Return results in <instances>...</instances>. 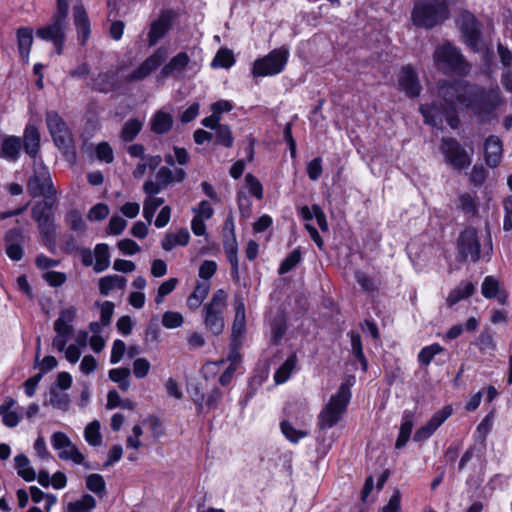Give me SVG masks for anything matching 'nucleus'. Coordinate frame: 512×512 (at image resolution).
<instances>
[{"mask_svg": "<svg viewBox=\"0 0 512 512\" xmlns=\"http://www.w3.org/2000/svg\"><path fill=\"white\" fill-rule=\"evenodd\" d=\"M184 323L183 315L176 311H166L162 316V324L167 329H174Z\"/></svg>", "mask_w": 512, "mask_h": 512, "instance_id": "864d4df0", "label": "nucleus"}, {"mask_svg": "<svg viewBox=\"0 0 512 512\" xmlns=\"http://www.w3.org/2000/svg\"><path fill=\"white\" fill-rule=\"evenodd\" d=\"M49 404L58 410L66 411L70 405V397L64 391L58 390V387H50Z\"/></svg>", "mask_w": 512, "mask_h": 512, "instance_id": "e433bc0d", "label": "nucleus"}, {"mask_svg": "<svg viewBox=\"0 0 512 512\" xmlns=\"http://www.w3.org/2000/svg\"><path fill=\"white\" fill-rule=\"evenodd\" d=\"M475 291V286L471 282H461L456 288L450 291L447 297V304L453 306L462 299L470 297Z\"/></svg>", "mask_w": 512, "mask_h": 512, "instance_id": "7c9ffc66", "label": "nucleus"}, {"mask_svg": "<svg viewBox=\"0 0 512 512\" xmlns=\"http://www.w3.org/2000/svg\"><path fill=\"white\" fill-rule=\"evenodd\" d=\"M76 316L77 310L74 306L62 310L59 317L54 322V331L73 333L72 323L76 319Z\"/></svg>", "mask_w": 512, "mask_h": 512, "instance_id": "a878e982", "label": "nucleus"}, {"mask_svg": "<svg viewBox=\"0 0 512 512\" xmlns=\"http://www.w3.org/2000/svg\"><path fill=\"white\" fill-rule=\"evenodd\" d=\"M281 431L292 443H297L300 439L308 436L307 431L295 429L288 421H283L281 423Z\"/></svg>", "mask_w": 512, "mask_h": 512, "instance_id": "3c124183", "label": "nucleus"}, {"mask_svg": "<svg viewBox=\"0 0 512 512\" xmlns=\"http://www.w3.org/2000/svg\"><path fill=\"white\" fill-rule=\"evenodd\" d=\"M173 122V117L170 113L164 110H158L150 120L151 130L155 134H165L172 129Z\"/></svg>", "mask_w": 512, "mask_h": 512, "instance_id": "4be33fe9", "label": "nucleus"}, {"mask_svg": "<svg viewBox=\"0 0 512 512\" xmlns=\"http://www.w3.org/2000/svg\"><path fill=\"white\" fill-rule=\"evenodd\" d=\"M37 224H38L39 233L42 236V238L44 239V241L45 242L54 241L55 230H56L54 215L49 218L37 221Z\"/></svg>", "mask_w": 512, "mask_h": 512, "instance_id": "37998d69", "label": "nucleus"}, {"mask_svg": "<svg viewBox=\"0 0 512 512\" xmlns=\"http://www.w3.org/2000/svg\"><path fill=\"white\" fill-rule=\"evenodd\" d=\"M443 351V347L435 343L421 349L418 360L421 364L428 365L437 354Z\"/></svg>", "mask_w": 512, "mask_h": 512, "instance_id": "603ef678", "label": "nucleus"}, {"mask_svg": "<svg viewBox=\"0 0 512 512\" xmlns=\"http://www.w3.org/2000/svg\"><path fill=\"white\" fill-rule=\"evenodd\" d=\"M500 291L499 282L493 276H486L482 285L481 293L486 299L495 298Z\"/></svg>", "mask_w": 512, "mask_h": 512, "instance_id": "09e8293b", "label": "nucleus"}, {"mask_svg": "<svg viewBox=\"0 0 512 512\" xmlns=\"http://www.w3.org/2000/svg\"><path fill=\"white\" fill-rule=\"evenodd\" d=\"M66 224L75 232L81 233L86 229L85 221L81 213L76 210H70L65 216Z\"/></svg>", "mask_w": 512, "mask_h": 512, "instance_id": "a18cd8bd", "label": "nucleus"}, {"mask_svg": "<svg viewBox=\"0 0 512 512\" xmlns=\"http://www.w3.org/2000/svg\"><path fill=\"white\" fill-rule=\"evenodd\" d=\"M127 226V221L119 215H114L110 218L107 231L112 235L121 234Z\"/></svg>", "mask_w": 512, "mask_h": 512, "instance_id": "680f3d73", "label": "nucleus"}, {"mask_svg": "<svg viewBox=\"0 0 512 512\" xmlns=\"http://www.w3.org/2000/svg\"><path fill=\"white\" fill-rule=\"evenodd\" d=\"M245 185L251 195H253L258 200H261L263 198V187L260 181L253 176L252 174L248 173L245 176Z\"/></svg>", "mask_w": 512, "mask_h": 512, "instance_id": "4d7b16f0", "label": "nucleus"}, {"mask_svg": "<svg viewBox=\"0 0 512 512\" xmlns=\"http://www.w3.org/2000/svg\"><path fill=\"white\" fill-rule=\"evenodd\" d=\"M109 214V208L106 204L98 203L94 205L88 213V218L91 221H101Z\"/></svg>", "mask_w": 512, "mask_h": 512, "instance_id": "774afa93", "label": "nucleus"}, {"mask_svg": "<svg viewBox=\"0 0 512 512\" xmlns=\"http://www.w3.org/2000/svg\"><path fill=\"white\" fill-rule=\"evenodd\" d=\"M5 251L12 261H20L23 257V232L21 228H13L5 235Z\"/></svg>", "mask_w": 512, "mask_h": 512, "instance_id": "a211bd4d", "label": "nucleus"}, {"mask_svg": "<svg viewBox=\"0 0 512 512\" xmlns=\"http://www.w3.org/2000/svg\"><path fill=\"white\" fill-rule=\"evenodd\" d=\"M448 16L449 9L444 0H416L411 12L413 24L425 29L443 23Z\"/></svg>", "mask_w": 512, "mask_h": 512, "instance_id": "7ed1b4c3", "label": "nucleus"}, {"mask_svg": "<svg viewBox=\"0 0 512 512\" xmlns=\"http://www.w3.org/2000/svg\"><path fill=\"white\" fill-rule=\"evenodd\" d=\"M441 150L447 162L457 170H462L470 166L471 156L454 138H443Z\"/></svg>", "mask_w": 512, "mask_h": 512, "instance_id": "9b49d317", "label": "nucleus"}, {"mask_svg": "<svg viewBox=\"0 0 512 512\" xmlns=\"http://www.w3.org/2000/svg\"><path fill=\"white\" fill-rule=\"evenodd\" d=\"M398 87L407 97L415 98L421 93L422 87L416 70L411 65L403 66L398 75Z\"/></svg>", "mask_w": 512, "mask_h": 512, "instance_id": "4468645a", "label": "nucleus"}, {"mask_svg": "<svg viewBox=\"0 0 512 512\" xmlns=\"http://www.w3.org/2000/svg\"><path fill=\"white\" fill-rule=\"evenodd\" d=\"M21 147L22 143L19 137L8 136L2 141L0 156L15 162L19 158Z\"/></svg>", "mask_w": 512, "mask_h": 512, "instance_id": "5701e85b", "label": "nucleus"}, {"mask_svg": "<svg viewBox=\"0 0 512 512\" xmlns=\"http://www.w3.org/2000/svg\"><path fill=\"white\" fill-rule=\"evenodd\" d=\"M15 466L18 472V475L22 477L25 481L31 482L35 480L36 473L35 470L30 467V461L28 457L24 454L16 455L14 458Z\"/></svg>", "mask_w": 512, "mask_h": 512, "instance_id": "f704fd0d", "label": "nucleus"}, {"mask_svg": "<svg viewBox=\"0 0 512 512\" xmlns=\"http://www.w3.org/2000/svg\"><path fill=\"white\" fill-rule=\"evenodd\" d=\"M23 148L36 161L40 150V133L34 125H27L23 135Z\"/></svg>", "mask_w": 512, "mask_h": 512, "instance_id": "412c9836", "label": "nucleus"}, {"mask_svg": "<svg viewBox=\"0 0 512 512\" xmlns=\"http://www.w3.org/2000/svg\"><path fill=\"white\" fill-rule=\"evenodd\" d=\"M17 41L20 56L25 62H27L33 43V30L26 27L19 28L17 31Z\"/></svg>", "mask_w": 512, "mask_h": 512, "instance_id": "cd10ccee", "label": "nucleus"}, {"mask_svg": "<svg viewBox=\"0 0 512 512\" xmlns=\"http://www.w3.org/2000/svg\"><path fill=\"white\" fill-rule=\"evenodd\" d=\"M96 507V500L90 494H84L76 501L69 502L66 507L67 512H93Z\"/></svg>", "mask_w": 512, "mask_h": 512, "instance_id": "72a5a7b5", "label": "nucleus"}, {"mask_svg": "<svg viewBox=\"0 0 512 512\" xmlns=\"http://www.w3.org/2000/svg\"><path fill=\"white\" fill-rule=\"evenodd\" d=\"M297 356L296 354H291L285 362L276 370L274 374V381L276 384L285 383L291 376L297 365Z\"/></svg>", "mask_w": 512, "mask_h": 512, "instance_id": "473e14b6", "label": "nucleus"}, {"mask_svg": "<svg viewBox=\"0 0 512 512\" xmlns=\"http://www.w3.org/2000/svg\"><path fill=\"white\" fill-rule=\"evenodd\" d=\"M460 29L464 43L474 52H480V30L477 19L469 13L462 15Z\"/></svg>", "mask_w": 512, "mask_h": 512, "instance_id": "ddd939ff", "label": "nucleus"}, {"mask_svg": "<svg viewBox=\"0 0 512 512\" xmlns=\"http://www.w3.org/2000/svg\"><path fill=\"white\" fill-rule=\"evenodd\" d=\"M143 127V123L138 119H129L125 122L122 131L121 138L125 142H131L139 134Z\"/></svg>", "mask_w": 512, "mask_h": 512, "instance_id": "79ce46f5", "label": "nucleus"}, {"mask_svg": "<svg viewBox=\"0 0 512 512\" xmlns=\"http://www.w3.org/2000/svg\"><path fill=\"white\" fill-rule=\"evenodd\" d=\"M433 59L437 69L443 73L466 77L472 71V64L464 57L460 48L450 42L436 47Z\"/></svg>", "mask_w": 512, "mask_h": 512, "instance_id": "f03ea898", "label": "nucleus"}, {"mask_svg": "<svg viewBox=\"0 0 512 512\" xmlns=\"http://www.w3.org/2000/svg\"><path fill=\"white\" fill-rule=\"evenodd\" d=\"M96 155L100 161L111 163L114 160L113 149L107 142H101L96 147Z\"/></svg>", "mask_w": 512, "mask_h": 512, "instance_id": "338daca9", "label": "nucleus"}, {"mask_svg": "<svg viewBox=\"0 0 512 512\" xmlns=\"http://www.w3.org/2000/svg\"><path fill=\"white\" fill-rule=\"evenodd\" d=\"M164 203L161 197H147L143 204V217L151 223L156 210Z\"/></svg>", "mask_w": 512, "mask_h": 512, "instance_id": "de8ad7c7", "label": "nucleus"}, {"mask_svg": "<svg viewBox=\"0 0 512 512\" xmlns=\"http://www.w3.org/2000/svg\"><path fill=\"white\" fill-rule=\"evenodd\" d=\"M413 428V420L410 414H405L400 426L398 438L395 447L397 449L403 448L408 442Z\"/></svg>", "mask_w": 512, "mask_h": 512, "instance_id": "4c0bfd02", "label": "nucleus"}, {"mask_svg": "<svg viewBox=\"0 0 512 512\" xmlns=\"http://www.w3.org/2000/svg\"><path fill=\"white\" fill-rule=\"evenodd\" d=\"M130 374L129 368H114L109 371V378L117 383L122 391H127L130 388Z\"/></svg>", "mask_w": 512, "mask_h": 512, "instance_id": "ea45409f", "label": "nucleus"}, {"mask_svg": "<svg viewBox=\"0 0 512 512\" xmlns=\"http://www.w3.org/2000/svg\"><path fill=\"white\" fill-rule=\"evenodd\" d=\"M452 414L451 406H445L437 411L427 424L436 431Z\"/></svg>", "mask_w": 512, "mask_h": 512, "instance_id": "6e6d98bb", "label": "nucleus"}, {"mask_svg": "<svg viewBox=\"0 0 512 512\" xmlns=\"http://www.w3.org/2000/svg\"><path fill=\"white\" fill-rule=\"evenodd\" d=\"M151 365L146 358H136L133 362V373L136 378H144L148 375Z\"/></svg>", "mask_w": 512, "mask_h": 512, "instance_id": "69168bd1", "label": "nucleus"}, {"mask_svg": "<svg viewBox=\"0 0 512 512\" xmlns=\"http://www.w3.org/2000/svg\"><path fill=\"white\" fill-rule=\"evenodd\" d=\"M226 307L227 294L223 289L215 291L211 300L203 307L204 326L214 335H220L224 331Z\"/></svg>", "mask_w": 512, "mask_h": 512, "instance_id": "0eeeda50", "label": "nucleus"}, {"mask_svg": "<svg viewBox=\"0 0 512 512\" xmlns=\"http://www.w3.org/2000/svg\"><path fill=\"white\" fill-rule=\"evenodd\" d=\"M68 14L69 9L56 8L49 22L36 30V37L43 41L51 42L58 55L63 53L69 30Z\"/></svg>", "mask_w": 512, "mask_h": 512, "instance_id": "20e7f679", "label": "nucleus"}, {"mask_svg": "<svg viewBox=\"0 0 512 512\" xmlns=\"http://www.w3.org/2000/svg\"><path fill=\"white\" fill-rule=\"evenodd\" d=\"M503 145L500 138L496 135H490L484 141V160L487 166L497 167L502 159Z\"/></svg>", "mask_w": 512, "mask_h": 512, "instance_id": "6ab92c4d", "label": "nucleus"}, {"mask_svg": "<svg viewBox=\"0 0 512 512\" xmlns=\"http://www.w3.org/2000/svg\"><path fill=\"white\" fill-rule=\"evenodd\" d=\"M94 258L93 269L96 273H101L108 269L110 266L109 246L105 243L97 244L94 249Z\"/></svg>", "mask_w": 512, "mask_h": 512, "instance_id": "c756f323", "label": "nucleus"}, {"mask_svg": "<svg viewBox=\"0 0 512 512\" xmlns=\"http://www.w3.org/2000/svg\"><path fill=\"white\" fill-rule=\"evenodd\" d=\"M56 203L55 198H44L42 201H38L32 207L31 215L35 222L42 219L49 218L54 215L53 208Z\"/></svg>", "mask_w": 512, "mask_h": 512, "instance_id": "bb28decb", "label": "nucleus"}, {"mask_svg": "<svg viewBox=\"0 0 512 512\" xmlns=\"http://www.w3.org/2000/svg\"><path fill=\"white\" fill-rule=\"evenodd\" d=\"M84 437L91 446H100L102 444V436L100 433V422L94 420L90 422L84 429Z\"/></svg>", "mask_w": 512, "mask_h": 512, "instance_id": "a19ab883", "label": "nucleus"}, {"mask_svg": "<svg viewBox=\"0 0 512 512\" xmlns=\"http://www.w3.org/2000/svg\"><path fill=\"white\" fill-rule=\"evenodd\" d=\"M210 290V284L209 282L203 281L198 282L193 290V292L190 294V296L187 299V306L195 310L200 307L204 299L207 297Z\"/></svg>", "mask_w": 512, "mask_h": 512, "instance_id": "2f4dec72", "label": "nucleus"}, {"mask_svg": "<svg viewBox=\"0 0 512 512\" xmlns=\"http://www.w3.org/2000/svg\"><path fill=\"white\" fill-rule=\"evenodd\" d=\"M351 399L350 387L342 383L336 394L332 395L318 416V427L327 430L335 426L341 419Z\"/></svg>", "mask_w": 512, "mask_h": 512, "instance_id": "39448f33", "label": "nucleus"}, {"mask_svg": "<svg viewBox=\"0 0 512 512\" xmlns=\"http://www.w3.org/2000/svg\"><path fill=\"white\" fill-rule=\"evenodd\" d=\"M437 92L442 103L422 104L419 108L425 122L434 127H440L446 121L452 129H457L460 124L457 114L458 106L484 119L491 115L502 102L497 85L485 88L461 79L439 81Z\"/></svg>", "mask_w": 512, "mask_h": 512, "instance_id": "f257e3e1", "label": "nucleus"}, {"mask_svg": "<svg viewBox=\"0 0 512 512\" xmlns=\"http://www.w3.org/2000/svg\"><path fill=\"white\" fill-rule=\"evenodd\" d=\"M459 207L466 213L474 215L476 213V204L474 197L469 193L461 194L459 197Z\"/></svg>", "mask_w": 512, "mask_h": 512, "instance_id": "e2e57ef3", "label": "nucleus"}, {"mask_svg": "<svg viewBox=\"0 0 512 512\" xmlns=\"http://www.w3.org/2000/svg\"><path fill=\"white\" fill-rule=\"evenodd\" d=\"M126 349H127V347H126L125 342L120 339H116L112 345L110 363L111 364L119 363L120 360L123 358V356L126 352Z\"/></svg>", "mask_w": 512, "mask_h": 512, "instance_id": "0e129e2a", "label": "nucleus"}, {"mask_svg": "<svg viewBox=\"0 0 512 512\" xmlns=\"http://www.w3.org/2000/svg\"><path fill=\"white\" fill-rule=\"evenodd\" d=\"M187 174L184 169L182 168H175L174 170H171L170 168L166 166H162L157 174V180L164 186H168L172 183H181L185 180Z\"/></svg>", "mask_w": 512, "mask_h": 512, "instance_id": "b1692460", "label": "nucleus"}, {"mask_svg": "<svg viewBox=\"0 0 512 512\" xmlns=\"http://www.w3.org/2000/svg\"><path fill=\"white\" fill-rule=\"evenodd\" d=\"M51 444L55 450H59L58 457L60 459L65 461L70 460L75 464H81L85 468L90 469V466L84 462V455L65 433L60 431L53 433L51 436Z\"/></svg>", "mask_w": 512, "mask_h": 512, "instance_id": "9d476101", "label": "nucleus"}, {"mask_svg": "<svg viewBox=\"0 0 512 512\" xmlns=\"http://www.w3.org/2000/svg\"><path fill=\"white\" fill-rule=\"evenodd\" d=\"M493 424V415L490 413L480 422L475 431V437L480 439L481 445L485 446L486 436L490 432Z\"/></svg>", "mask_w": 512, "mask_h": 512, "instance_id": "5fc2aeb1", "label": "nucleus"}, {"mask_svg": "<svg viewBox=\"0 0 512 512\" xmlns=\"http://www.w3.org/2000/svg\"><path fill=\"white\" fill-rule=\"evenodd\" d=\"M476 345L481 353L493 354L496 350L493 333L488 329L483 330L477 338Z\"/></svg>", "mask_w": 512, "mask_h": 512, "instance_id": "58836bf2", "label": "nucleus"}, {"mask_svg": "<svg viewBox=\"0 0 512 512\" xmlns=\"http://www.w3.org/2000/svg\"><path fill=\"white\" fill-rule=\"evenodd\" d=\"M178 280L176 278H170L164 281L157 290L155 302L161 304L165 296L169 295L177 286Z\"/></svg>", "mask_w": 512, "mask_h": 512, "instance_id": "13d9d810", "label": "nucleus"}, {"mask_svg": "<svg viewBox=\"0 0 512 512\" xmlns=\"http://www.w3.org/2000/svg\"><path fill=\"white\" fill-rule=\"evenodd\" d=\"M46 124L55 145L68 160L75 159L73 136L62 117L56 111L46 113Z\"/></svg>", "mask_w": 512, "mask_h": 512, "instance_id": "423d86ee", "label": "nucleus"}, {"mask_svg": "<svg viewBox=\"0 0 512 512\" xmlns=\"http://www.w3.org/2000/svg\"><path fill=\"white\" fill-rule=\"evenodd\" d=\"M289 50L280 47L272 50L268 55L254 61L252 74L254 77L274 76L281 73L288 61Z\"/></svg>", "mask_w": 512, "mask_h": 512, "instance_id": "1a4fd4ad", "label": "nucleus"}, {"mask_svg": "<svg viewBox=\"0 0 512 512\" xmlns=\"http://www.w3.org/2000/svg\"><path fill=\"white\" fill-rule=\"evenodd\" d=\"M189 62V55L186 52H179L162 67L160 76L162 78H168L170 76L179 77L184 72Z\"/></svg>", "mask_w": 512, "mask_h": 512, "instance_id": "aec40b11", "label": "nucleus"}, {"mask_svg": "<svg viewBox=\"0 0 512 512\" xmlns=\"http://www.w3.org/2000/svg\"><path fill=\"white\" fill-rule=\"evenodd\" d=\"M216 143L223 145L227 148L232 147L234 138L232 136L231 129L226 124H221L215 130Z\"/></svg>", "mask_w": 512, "mask_h": 512, "instance_id": "8fccbe9b", "label": "nucleus"}, {"mask_svg": "<svg viewBox=\"0 0 512 512\" xmlns=\"http://www.w3.org/2000/svg\"><path fill=\"white\" fill-rule=\"evenodd\" d=\"M234 62L233 52L229 49L222 48L216 53L211 66L215 68H230Z\"/></svg>", "mask_w": 512, "mask_h": 512, "instance_id": "c03bdc74", "label": "nucleus"}, {"mask_svg": "<svg viewBox=\"0 0 512 512\" xmlns=\"http://www.w3.org/2000/svg\"><path fill=\"white\" fill-rule=\"evenodd\" d=\"M27 191L32 198H55L57 191L53 185L49 169L42 161H34L33 175L27 182Z\"/></svg>", "mask_w": 512, "mask_h": 512, "instance_id": "6e6552de", "label": "nucleus"}, {"mask_svg": "<svg viewBox=\"0 0 512 512\" xmlns=\"http://www.w3.org/2000/svg\"><path fill=\"white\" fill-rule=\"evenodd\" d=\"M86 488L92 493L96 494L99 498L105 497L106 490V482L102 475L93 473L89 474L86 479Z\"/></svg>", "mask_w": 512, "mask_h": 512, "instance_id": "c9c22d12", "label": "nucleus"}, {"mask_svg": "<svg viewBox=\"0 0 512 512\" xmlns=\"http://www.w3.org/2000/svg\"><path fill=\"white\" fill-rule=\"evenodd\" d=\"M166 56L167 49L164 47L158 48L151 56L142 62L137 69L130 73L127 79L131 82L143 80L164 62Z\"/></svg>", "mask_w": 512, "mask_h": 512, "instance_id": "2eb2a0df", "label": "nucleus"}, {"mask_svg": "<svg viewBox=\"0 0 512 512\" xmlns=\"http://www.w3.org/2000/svg\"><path fill=\"white\" fill-rule=\"evenodd\" d=\"M126 278L120 275H108L99 280V291L103 296L109 295L113 289H124Z\"/></svg>", "mask_w": 512, "mask_h": 512, "instance_id": "c85d7f7f", "label": "nucleus"}, {"mask_svg": "<svg viewBox=\"0 0 512 512\" xmlns=\"http://www.w3.org/2000/svg\"><path fill=\"white\" fill-rule=\"evenodd\" d=\"M351 347L352 352L357 360H359L362 363L364 369H366L367 361L363 353L361 337L358 333H351Z\"/></svg>", "mask_w": 512, "mask_h": 512, "instance_id": "bf43d9fd", "label": "nucleus"}, {"mask_svg": "<svg viewBox=\"0 0 512 512\" xmlns=\"http://www.w3.org/2000/svg\"><path fill=\"white\" fill-rule=\"evenodd\" d=\"M458 249L464 259H470L473 262L478 261L480 258V243L473 228H467L461 232Z\"/></svg>", "mask_w": 512, "mask_h": 512, "instance_id": "f8f14e48", "label": "nucleus"}, {"mask_svg": "<svg viewBox=\"0 0 512 512\" xmlns=\"http://www.w3.org/2000/svg\"><path fill=\"white\" fill-rule=\"evenodd\" d=\"M189 240L188 230L181 228L175 234L167 233L161 241V246L165 251H171L175 246H186Z\"/></svg>", "mask_w": 512, "mask_h": 512, "instance_id": "393cba45", "label": "nucleus"}, {"mask_svg": "<svg viewBox=\"0 0 512 512\" xmlns=\"http://www.w3.org/2000/svg\"><path fill=\"white\" fill-rule=\"evenodd\" d=\"M246 330V316L235 315L232 324V341L236 343Z\"/></svg>", "mask_w": 512, "mask_h": 512, "instance_id": "052dcab7", "label": "nucleus"}, {"mask_svg": "<svg viewBox=\"0 0 512 512\" xmlns=\"http://www.w3.org/2000/svg\"><path fill=\"white\" fill-rule=\"evenodd\" d=\"M302 254L300 249H294L280 264L278 273L284 275L300 263Z\"/></svg>", "mask_w": 512, "mask_h": 512, "instance_id": "49530a36", "label": "nucleus"}, {"mask_svg": "<svg viewBox=\"0 0 512 512\" xmlns=\"http://www.w3.org/2000/svg\"><path fill=\"white\" fill-rule=\"evenodd\" d=\"M173 13L169 10L161 11L157 19L151 22L148 32L149 46H155L171 29Z\"/></svg>", "mask_w": 512, "mask_h": 512, "instance_id": "dca6fc26", "label": "nucleus"}, {"mask_svg": "<svg viewBox=\"0 0 512 512\" xmlns=\"http://www.w3.org/2000/svg\"><path fill=\"white\" fill-rule=\"evenodd\" d=\"M73 21L77 31V38L80 45H86L90 33L91 25L86 10L83 5H76L73 8Z\"/></svg>", "mask_w": 512, "mask_h": 512, "instance_id": "f3484780", "label": "nucleus"}]
</instances>
